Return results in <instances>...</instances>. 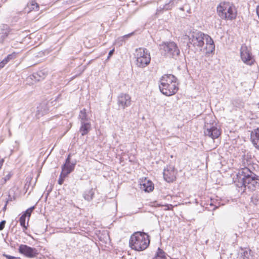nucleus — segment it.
<instances>
[{
    "label": "nucleus",
    "instance_id": "32",
    "mask_svg": "<svg viewBox=\"0 0 259 259\" xmlns=\"http://www.w3.org/2000/svg\"><path fill=\"white\" fill-rule=\"evenodd\" d=\"M164 206L165 207L164 208V210H172L174 207V206L172 205L169 204H166L164 205Z\"/></svg>",
    "mask_w": 259,
    "mask_h": 259
},
{
    "label": "nucleus",
    "instance_id": "29",
    "mask_svg": "<svg viewBox=\"0 0 259 259\" xmlns=\"http://www.w3.org/2000/svg\"><path fill=\"white\" fill-rule=\"evenodd\" d=\"M35 208V206H32L30 208H29L28 209H27L23 214H26V217H28V220H29V218L30 217V215H31V214L32 212V211L34 210V209Z\"/></svg>",
    "mask_w": 259,
    "mask_h": 259
},
{
    "label": "nucleus",
    "instance_id": "15",
    "mask_svg": "<svg viewBox=\"0 0 259 259\" xmlns=\"http://www.w3.org/2000/svg\"><path fill=\"white\" fill-rule=\"evenodd\" d=\"M75 164V161L71 163H64L61 167L62 175L68 176L74 170Z\"/></svg>",
    "mask_w": 259,
    "mask_h": 259
},
{
    "label": "nucleus",
    "instance_id": "40",
    "mask_svg": "<svg viewBox=\"0 0 259 259\" xmlns=\"http://www.w3.org/2000/svg\"><path fill=\"white\" fill-rule=\"evenodd\" d=\"M8 203V201H7L6 202V204H5V205L4 206V208H3V209H6V207H7V204Z\"/></svg>",
    "mask_w": 259,
    "mask_h": 259
},
{
    "label": "nucleus",
    "instance_id": "19",
    "mask_svg": "<svg viewBox=\"0 0 259 259\" xmlns=\"http://www.w3.org/2000/svg\"><path fill=\"white\" fill-rule=\"evenodd\" d=\"M180 0H170L168 3L165 4L162 8L159 7L157 10L156 14L162 12L163 10H168L171 9L175 4H177Z\"/></svg>",
    "mask_w": 259,
    "mask_h": 259
},
{
    "label": "nucleus",
    "instance_id": "39",
    "mask_svg": "<svg viewBox=\"0 0 259 259\" xmlns=\"http://www.w3.org/2000/svg\"><path fill=\"white\" fill-rule=\"evenodd\" d=\"M70 159H69V158H66L65 160V163H71Z\"/></svg>",
    "mask_w": 259,
    "mask_h": 259
},
{
    "label": "nucleus",
    "instance_id": "36",
    "mask_svg": "<svg viewBox=\"0 0 259 259\" xmlns=\"http://www.w3.org/2000/svg\"><path fill=\"white\" fill-rule=\"evenodd\" d=\"M133 34V33H130V34H128L125 35L123 36L122 38H123V39H127V38H128L130 36H131Z\"/></svg>",
    "mask_w": 259,
    "mask_h": 259
},
{
    "label": "nucleus",
    "instance_id": "6",
    "mask_svg": "<svg viewBox=\"0 0 259 259\" xmlns=\"http://www.w3.org/2000/svg\"><path fill=\"white\" fill-rule=\"evenodd\" d=\"M135 57L136 65L138 67L145 68L150 62L151 57L150 53L145 48H140L136 50Z\"/></svg>",
    "mask_w": 259,
    "mask_h": 259
},
{
    "label": "nucleus",
    "instance_id": "10",
    "mask_svg": "<svg viewBox=\"0 0 259 259\" xmlns=\"http://www.w3.org/2000/svg\"><path fill=\"white\" fill-rule=\"evenodd\" d=\"M176 174L175 168L172 165L167 166L163 172L164 179L168 183H171L176 180Z\"/></svg>",
    "mask_w": 259,
    "mask_h": 259
},
{
    "label": "nucleus",
    "instance_id": "42",
    "mask_svg": "<svg viewBox=\"0 0 259 259\" xmlns=\"http://www.w3.org/2000/svg\"><path fill=\"white\" fill-rule=\"evenodd\" d=\"M218 207V206H215L212 209L213 210H215Z\"/></svg>",
    "mask_w": 259,
    "mask_h": 259
},
{
    "label": "nucleus",
    "instance_id": "5",
    "mask_svg": "<svg viewBox=\"0 0 259 259\" xmlns=\"http://www.w3.org/2000/svg\"><path fill=\"white\" fill-rule=\"evenodd\" d=\"M206 34L201 31H193L191 32L189 37L188 46L189 48L192 47L196 49H201L204 44V40Z\"/></svg>",
    "mask_w": 259,
    "mask_h": 259
},
{
    "label": "nucleus",
    "instance_id": "23",
    "mask_svg": "<svg viewBox=\"0 0 259 259\" xmlns=\"http://www.w3.org/2000/svg\"><path fill=\"white\" fill-rule=\"evenodd\" d=\"M9 33V28H6L5 29H2L0 32V42L2 43L3 42L4 40L8 37Z\"/></svg>",
    "mask_w": 259,
    "mask_h": 259
},
{
    "label": "nucleus",
    "instance_id": "26",
    "mask_svg": "<svg viewBox=\"0 0 259 259\" xmlns=\"http://www.w3.org/2000/svg\"><path fill=\"white\" fill-rule=\"evenodd\" d=\"M26 214H22L19 219L20 225L23 228L24 231L27 229L28 223H27V225H26Z\"/></svg>",
    "mask_w": 259,
    "mask_h": 259
},
{
    "label": "nucleus",
    "instance_id": "17",
    "mask_svg": "<svg viewBox=\"0 0 259 259\" xmlns=\"http://www.w3.org/2000/svg\"><path fill=\"white\" fill-rule=\"evenodd\" d=\"M250 139L254 147L259 149V128L251 133Z\"/></svg>",
    "mask_w": 259,
    "mask_h": 259
},
{
    "label": "nucleus",
    "instance_id": "9",
    "mask_svg": "<svg viewBox=\"0 0 259 259\" xmlns=\"http://www.w3.org/2000/svg\"><path fill=\"white\" fill-rule=\"evenodd\" d=\"M204 135L211 138L212 139L218 138L221 135V130L213 125L205 124L204 131Z\"/></svg>",
    "mask_w": 259,
    "mask_h": 259
},
{
    "label": "nucleus",
    "instance_id": "13",
    "mask_svg": "<svg viewBox=\"0 0 259 259\" xmlns=\"http://www.w3.org/2000/svg\"><path fill=\"white\" fill-rule=\"evenodd\" d=\"M49 111V108L45 103L40 104L37 107V110L36 112V116L39 118L46 114L48 113Z\"/></svg>",
    "mask_w": 259,
    "mask_h": 259
},
{
    "label": "nucleus",
    "instance_id": "11",
    "mask_svg": "<svg viewBox=\"0 0 259 259\" xmlns=\"http://www.w3.org/2000/svg\"><path fill=\"white\" fill-rule=\"evenodd\" d=\"M240 56L242 60L244 63L249 65H251L253 64L254 60L252 55L246 46H241L240 48Z\"/></svg>",
    "mask_w": 259,
    "mask_h": 259
},
{
    "label": "nucleus",
    "instance_id": "14",
    "mask_svg": "<svg viewBox=\"0 0 259 259\" xmlns=\"http://www.w3.org/2000/svg\"><path fill=\"white\" fill-rule=\"evenodd\" d=\"M253 256V252L251 249L249 248H241L238 254L239 259H252Z\"/></svg>",
    "mask_w": 259,
    "mask_h": 259
},
{
    "label": "nucleus",
    "instance_id": "22",
    "mask_svg": "<svg viewBox=\"0 0 259 259\" xmlns=\"http://www.w3.org/2000/svg\"><path fill=\"white\" fill-rule=\"evenodd\" d=\"M95 194V191L94 190L93 188H91L89 190H85L83 193V197L84 199L88 201H91Z\"/></svg>",
    "mask_w": 259,
    "mask_h": 259
},
{
    "label": "nucleus",
    "instance_id": "37",
    "mask_svg": "<svg viewBox=\"0 0 259 259\" xmlns=\"http://www.w3.org/2000/svg\"><path fill=\"white\" fill-rule=\"evenodd\" d=\"M256 13L259 18V6H257L256 8Z\"/></svg>",
    "mask_w": 259,
    "mask_h": 259
},
{
    "label": "nucleus",
    "instance_id": "16",
    "mask_svg": "<svg viewBox=\"0 0 259 259\" xmlns=\"http://www.w3.org/2000/svg\"><path fill=\"white\" fill-rule=\"evenodd\" d=\"M206 41V52L210 53H212L215 49V45L213 39L208 35H206L205 39Z\"/></svg>",
    "mask_w": 259,
    "mask_h": 259
},
{
    "label": "nucleus",
    "instance_id": "7",
    "mask_svg": "<svg viewBox=\"0 0 259 259\" xmlns=\"http://www.w3.org/2000/svg\"><path fill=\"white\" fill-rule=\"evenodd\" d=\"M160 50L165 56L176 58L179 56L180 51L174 41L164 42L160 45Z\"/></svg>",
    "mask_w": 259,
    "mask_h": 259
},
{
    "label": "nucleus",
    "instance_id": "24",
    "mask_svg": "<svg viewBox=\"0 0 259 259\" xmlns=\"http://www.w3.org/2000/svg\"><path fill=\"white\" fill-rule=\"evenodd\" d=\"M28 7L30 11H36L38 10L39 5L34 1H32L30 2L29 3H28Z\"/></svg>",
    "mask_w": 259,
    "mask_h": 259
},
{
    "label": "nucleus",
    "instance_id": "21",
    "mask_svg": "<svg viewBox=\"0 0 259 259\" xmlns=\"http://www.w3.org/2000/svg\"><path fill=\"white\" fill-rule=\"evenodd\" d=\"M78 119L80 122V123L82 122H90V117H88L85 109H83L81 110L79 112V114L78 115Z\"/></svg>",
    "mask_w": 259,
    "mask_h": 259
},
{
    "label": "nucleus",
    "instance_id": "41",
    "mask_svg": "<svg viewBox=\"0 0 259 259\" xmlns=\"http://www.w3.org/2000/svg\"><path fill=\"white\" fill-rule=\"evenodd\" d=\"M70 157H71V154H69L68 155V156H67V158H69V159H70Z\"/></svg>",
    "mask_w": 259,
    "mask_h": 259
},
{
    "label": "nucleus",
    "instance_id": "34",
    "mask_svg": "<svg viewBox=\"0 0 259 259\" xmlns=\"http://www.w3.org/2000/svg\"><path fill=\"white\" fill-rule=\"evenodd\" d=\"M7 259H20L19 257H16L13 256H11L10 255H5Z\"/></svg>",
    "mask_w": 259,
    "mask_h": 259
},
{
    "label": "nucleus",
    "instance_id": "35",
    "mask_svg": "<svg viewBox=\"0 0 259 259\" xmlns=\"http://www.w3.org/2000/svg\"><path fill=\"white\" fill-rule=\"evenodd\" d=\"M114 52V49H112L109 51V52L108 53V59H109L113 55Z\"/></svg>",
    "mask_w": 259,
    "mask_h": 259
},
{
    "label": "nucleus",
    "instance_id": "20",
    "mask_svg": "<svg viewBox=\"0 0 259 259\" xmlns=\"http://www.w3.org/2000/svg\"><path fill=\"white\" fill-rule=\"evenodd\" d=\"M80 124L79 131L81 135L84 136L87 135L91 128V122H82L80 123Z\"/></svg>",
    "mask_w": 259,
    "mask_h": 259
},
{
    "label": "nucleus",
    "instance_id": "25",
    "mask_svg": "<svg viewBox=\"0 0 259 259\" xmlns=\"http://www.w3.org/2000/svg\"><path fill=\"white\" fill-rule=\"evenodd\" d=\"M152 259H166L164 252L160 248H158L155 256Z\"/></svg>",
    "mask_w": 259,
    "mask_h": 259
},
{
    "label": "nucleus",
    "instance_id": "3",
    "mask_svg": "<svg viewBox=\"0 0 259 259\" xmlns=\"http://www.w3.org/2000/svg\"><path fill=\"white\" fill-rule=\"evenodd\" d=\"M150 243L149 235L144 232H137L133 234L129 244L132 249L140 251L146 249Z\"/></svg>",
    "mask_w": 259,
    "mask_h": 259
},
{
    "label": "nucleus",
    "instance_id": "4",
    "mask_svg": "<svg viewBox=\"0 0 259 259\" xmlns=\"http://www.w3.org/2000/svg\"><path fill=\"white\" fill-rule=\"evenodd\" d=\"M219 16L223 19L233 20L236 17V11L235 7L228 3L221 4L217 7Z\"/></svg>",
    "mask_w": 259,
    "mask_h": 259
},
{
    "label": "nucleus",
    "instance_id": "33",
    "mask_svg": "<svg viewBox=\"0 0 259 259\" xmlns=\"http://www.w3.org/2000/svg\"><path fill=\"white\" fill-rule=\"evenodd\" d=\"M5 224H6L5 221H2V222H1V223H0V231L3 230V229L5 227Z\"/></svg>",
    "mask_w": 259,
    "mask_h": 259
},
{
    "label": "nucleus",
    "instance_id": "1",
    "mask_svg": "<svg viewBox=\"0 0 259 259\" xmlns=\"http://www.w3.org/2000/svg\"><path fill=\"white\" fill-rule=\"evenodd\" d=\"M234 183L243 192H253L259 189V176L245 167L239 170Z\"/></svg>",
    "mask_w": 259,
    "mask_h": 259
},
{
    "label": "nucleus",
    "instance_id": "27",
    "mask_svg": "<svg viewBox=\"0 0 259 259\" xmlns=\"http://www.w3.org/2000/svg\"><path fill=\"white\" fill-rule=\"evenodd\" d=\"M13 58L12 55H9L7 56V57H6L4 59H3L1 62H0V69L2 68H3L5 65L8 63V62L10 61V60L12 59Z\"/></svg>",
    "mask_w": 259,
    "mask_h": 259
},
{
    "label": "nucleus",
    "instance_id": "31",
    "mask_svg": "<svg viewBox=\"0 0 259 259\" xmlns=\"http://www.w3.org/2000/svg\"><path fill=\"white\" fill-rule=\"evenodd\" d=\"M42 74V72L41 71L38 72L37 73L34 74L33 75V76L35 78V79L39 81L40 78H37V76L40 77L41 74Z\"/></svg>",
    "mask_w": 259,
    "mask_h": 259
},
{
    "label": "nucleus",
    "instance_id": "18",
    "mask_svg": "<svg viewBox=\"0 0 259 259\" xmlns=\"http://www.w3.org/2000/svg\"><path fill=\"white\" fill-rule=\"evenodd\" d=\"M140 188L144 190L145 192H149L152 191L154 189V186L151 181L145 179L140 184Z\"/></svg>",
    "mask_w": 259,
    "mask_h": 259
},
{
    "label": "nucleus",
    "instance_id": "30",
    "mask_svg": "<svg viewBox=\"0 0 259 259\" xmlns=\"http://www.w3.org/2000/svg\"><path fill=\"white\" fill-rule=\"evenodd\" d=\"M67 176H65L64 175H62V172L60 174V175L59 176V180L58 181V183L59 185H62L64 181V179L65 177H66Z\"/></svg>",
    "mask_w": 259,
    "mask_h": 259
},
{
    "label": "nucleus",
    "instance_id": "43",
    "mask_svg": "<svg viewBox=\"0 0 259 259\" xmlns=\"http://www.w3.org/2000/svg\"><path fill=\"white\" fill-rule=\"evenodd\" d=\"M210 205H213L212 203H210Z\"/></svg>",
    "mask_w": 259,
    "mask_h": 259
},
{
    "label": "nucleus",
    "instance_id": "38",
    "mask_svg": "<svg viewBox=\"0 0 259 259\" xmlns=\"http://www.w3.org/2000/svg\"><path fill=\"white\" fill-rule=\"evenodd\" d=\"M4 162V159H2L0 160V169L2 168Z\"/></svg>",
    "mask_w": 259,
    "mask_h": 259
},
{
    "label": "nucleus",
    "instance_id": "2",
    "mask_svg": "<svg viewBox=\"0 0 259 259\" xmlns=\"http://www.w3.org/2000/svg\"><path fill=\"white\" fill-rule=\"evenodd\" d=\"M177 77L172 74H164L160 78L159 88L163 95L170 96L175 94L179 90Z\"/></svg>",
    "mask_w": 259,
    "mask_h": 259
},
{
    "label": "nucleus",
    "instance_id": "28",
    "mask_svg": "<svg viewBox=\"0 0 259 259\" xmlns=\"http://www.w3.org/2000/svg\"><path fill=\"white\" fill-rule=\"evenodd\" d=\"M12 175L11 172H9L8 175H7L4 178H2L0 181V185H4L7 181L10 180Z\"/></svg>",
    "mask_w": 259,
    "mask_h": 259
},
{
    "label": "nucleus",
    "instance_id": "12",
    "mask_svg": "<svg viewBox=\"0 0 259 259\" xmlns=\"http://www.w3.org/2000/svg\"><path fill=\"white\" fill-rule=\"evenodd\" d=\"M131 102V97L127 94L121 93L117 97V104L122 109L130 106Z\"/></svg>",
    "mask_w": 259,
    "mask_h": 259
},
{
    "label": "nucleus",
    "instance_id": "8",
    "mask_svg": "<svg viewBox=\"0 0 259 259\" xmlns=\"http://www.w3.org/2000/svg\"><path fill=\"white\" fill-rule=\"evenodd\" d=\"M19 252L28 258H33L38 254L37 250L25 244H21L18 248Z\"/></svg>",
    "mask_w": 259,
    "mask_h": 259
}]
</instances>
